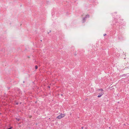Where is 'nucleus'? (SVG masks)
<instances>
[{"mask_svg": "<svg viewBox=\"0 0 129 129\" xmlns=\"http://www.w3.org/2000/svg\"><path fill=\"white\" fill-rule=\"evenodd\" d=\"M65 116V114H61L60 115L57 117V118L60 119L63 117Z\"/></svg>", "mask_w": 129, "mask_h": 129, "instance_id": "1", "label": "nucleus"}, {"mask_svg": "<svg viewBox=\"0 0 129 129\" xmlns=\"http://www.w3.org/2000/svg\"><path fill=\"white\" fill-rule=\"evenodd\" d=\"M89 15L88 14H87V15H86V16L84 17L83 18V22H84L85 21V19L86 18H89Z\"/></svg>", "mask_w": 129, "mask_h": 129, "instance_id": "2", "label": "nucleus"}, {"mask_svg": "<svg viewBox=\"0 0 129 129\" xmlns=\"http://www.w3.org/2000/svg\"><path fill=\"white\" fill-rule=\"evenodd\" d=\"M129 76V74H124L122 75V76Z\"/></svg>", "mask_w": 129, "mask_h": 129, "instance_id": "3", "label": "nucleus"}, {"mask_svg": "<svg viewBox=\"0 0 129 129\" xmlns=\"http://www.w3.org/2000/svg\"><path fill=\"white\" fill-rule=\"evenodd\" d=\"M103 94L102 93H101L100 94V95H98V97L99 98L101 97Z\"/></svg>", "mask_w": 129, "mask_h": 129, "instance_id": "4", "label": "nucleus"}, {"mask_svg": "<svg viewBox=\"0 0 129 129\" xmlns=\"http://www.w3.org/2000/svg\"><path fill=\"white\" fill-rule=\"evenodd\" d=\"M98 90L99 91H103V89L101 88V89H98Z\"/></svg>", "mask_w": 129, "mask_h": 129, "instance_id": "5", "label": "nucleus"}, {"mask_svg": "<svg viewBox=\"0 0 129 129\" xmlns=\"http://www.w3.org/2000/svg\"><path fill=\"white\" fill-rule=\"evenodd\" d=\"M35 68L36 69H37L38 68V66H36Z\"/></svg>", "mask_w": 129, "mask_h": 129, "instance_id": "6", "label": "nucleus"}, {"mask_svg": "<svg viewBox=\"0 0 129 129\" xmlns=\"http://www.w3.org/2000/svg\"><path fill=\"white\" fill-rule=\"evenodd\" d=\"M106 35V34H104V36H105Z\"/></svg>", "mask_w": 129, "mask_h": 129, "instance_id": "7", "label": "nucleus"}, {"mask_svg": "<svg viewBox=\"0 0 129 129\" xmlns=\"http://www.w3.org/2000/svg\"><path fill=\"white\" fill-rule=\"evenodd\" d=\"M8 129H11V128H8Z\"/></svg>", "mask_w": 129, "mask_h": 129, "instance_id": "8", "label": "nucleus"}, {"mask_svg": "<svg viewBox=\"0 0 129 129\" xmlns=\"http://www.w3.org/2000/svg\"><path fill=\"white\" fill-rule=\"evenodd\" d=\"M81 128L83 129V127H81Z\"/></svg>", "mask_w": 129, "mask_h": 129, "instance_id": "9", "label": "nucleus"}, {"mask_svg": "<svg viewBox=\"0 0 129 129\" xmlns=\"http://www.w3.org/2000/svg\"><path fill=\"white\" fill-rule=\"evenodd\" d=\"M16 104L17 105L18 104V103H16Z\"/></svg>", "mask_w": 129, "mask_h": 129, "instance_id": "10", "label": "nucleus"}, {"mask_svg": "<svg viewBox=\"0 0 129 129\" xmlns=\"http://www.w3.org/2000/svg\"><path fill=\"white\" fill-rule=\"evenodd\" d=\"M18 120H19V119H17Z\"/></svg>", "mask_w": 129, "mask_h": 129, "instance_id": "11", "label": "nucleus"}]
</instances>
